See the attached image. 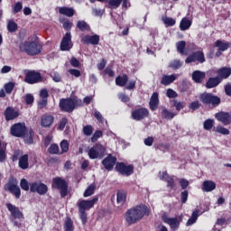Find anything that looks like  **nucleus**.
Segmentation results:
<instances>
[{
  "instance_id": "nucleus-1",
  "label": "nucleus",
  "mask_w": 231,
  "mask_h": 231,
  "mask_svg": "<svg viewBox=\"0 0 231 231\" xmlns=\"http://www.w3.org/2000/svg\"><path fill=\"white\" fill-rule=\"evenodd\" d=\"M149 208L145 205L132 208L125 214V222L127 225H134V223H138L140 219H143L144 216H149Z\"/></svg>"
},
{
  "instance_id": "nucleus-2",
  "label": "nucleus",
  "mask_w": 231,
  "mask_h": 231,
  "mask_svg": "<svg viewBox=\"0 0 231 231\" xmlns=\"http://www.w3.org/2000/svg\"><path fill=\"white\" fill-rule=\"evenodd\" d=\"M20 51L27 55H39L42 51V46L34 38H29L26 42L20 44Z\"/></svg>"
},
{
  "instance_id": "nucleus-3",
  "label": "nucleus",
  "mask_w": 231,
  "mask_h": 231,
  "mask_svg": "<svg viewBox=\"0 0 231 231\" xmlns=\"http://www.w3.org/2000/svg\"><path fill=\"white\" fill-rule=\"evenodd\" d=\"M97 201L98 198L97 197H95L91 200L82 199L78 201L79 214L83 225H86V223L88 222V214L86 213V211L93 208Z\"/></svg>"
},
{
  "instance_id": "nucleus-4",
  "label": "nucleus",
  "mask_w": 231,
  "mask_h": 231,
  "mask_svg": "<svg viewBox=\"0 0 231 231\" xmlns=\"http://www.w3.org/2000/svg\"><path fill=\"white\" fill-rule=\"evenodd\" d=\"M52 189L60 190L61 198L68 196V182L60 177H55L52 180Z\"/></svg>"
},
{
  "instance_id": "nucleus-5",
  "label": "nucleus",
  "mask_w": 231,
  "mask_h": 231,
  "mask_svg": "<svg viewBox=\"0 0 231 231\" xmlns=\"http://www.w3.org/2000/svg\"><path fill=\"white\" fill-rule=\"evenodd\" d=\"M106 154V147L100 143L95 144L93 147H91L88 151V156L90 160H97V159H102L104 158V155Z\"/></svg>"
},
{
  "instance_id": "nucleus-6",
  "label": "nucleus",
  "mask_w": 231,
  "mask_h": 231,
  "mask_svg": "<svg viewBox=\"0 0 231 231\" xmlns=\"http://www.w3.org/2000/svg\"><path fill=\"white\" fill-rule=\"evenodd\" d=\"M24 75V80L27 84H38V82H42V76L35 70H25Z\"/></svg>"
},
{
  "instance_id": "nucleus-7",
  "label": "nucleus",
  "mask_w": 231,
  "mask_h": 231,
  "mask_svg": "<svg viewBox=\"0 0 231 231\" xmlns=\"http://www.w3.org/2000/svg\"><path fill=\"white\" fill-rule=\"evenodd\" d=\"M202 104H211L212 106H219L221 99L217 96L210 93H203L199 96Z\"/></svg>"
},
{
  "instance_id": "nucleus-8",
  "label": "nucleus",
  "mask_w": 231,
  "mask_h": 231,
  "mask_svg": "<svg viewBox=\"0 0 231 231\" xmlns=\"http://www.w3.org/2000/svg\"><path fill=\"white\" fill-rule=\"evenodd\" d=\"M17 179L11 178L5 185V189L10 190L15 196L16 199H19L21 198V188L17 186Z\"/></svg>"
},
{
  "instance_id": "nucleus-9",
  "label": "nucleus",
  "mask_w": 231,
  "mask_h": 231,
  "mask_svg": "<svg viewBox=\"0 0 231 231\" xmlns=\"http://www.w3.org/2000/svg\"><path fill=\"white\" fill-rule=\"evenodd\" d=\"M6 208L11 214L10 219H24V214L15 205L7 203Z\"/></svg>"
},
{
  "instance_id": "nucleus-10",
  "label": "nucleus",
  "mask_w": 231,
  "mask_h": 231,
  "mask_svg": "<svg viewBox=\"0 0 231 231\" xmlns=\"http://www.w3.org/2000/svg\"><path fill=\"white\" fill-rule=\"evenodd\" d=\"M185 62L186 64H191V62L203 64L205 62V54L201 51H195L185 60Z\"/></svg>"
},
{
  "instance_id": "nucleus-11",
  "label": "nucleus",
  "mask_w": 231,
  "mask_h": 231,
  "mask_svg": "<svg viewBox=\"0 0 231 231\" xmlns=\"http://www.w3.org/2000/svg\"><path fill=\"white\" fill-rule=\"evenodd\" d=\"M60 107L61 111L66 113H72L75 109V100L72 98L61 99L60 101Z\"/></svg>"
},
{
  "instance_id": "nucleus-12",
  "label": "nucleus",
  "mask_w": 231,
  "mask_h": 231,
  "mask_svg": "<svg viewBox=\"0 0 231 231\" xmlns=\"http://www.w3.org/2000/svg\"><path fill=\"white\" fill-rule=\"evenodd\" d=\"M162 221L166 223V225H169L171 230H178V228H180V224L181 223V218L170 217L167 215H163Z\"/></svg>"
},
{
  "instance_id": "nucleus-13",
  "label": "nucleus",
  "mask_w": 231,
  "mask_h": 231,
  "mask_svg": "<svg viewBox=\"0 0 231 231\" xmlns=\"http://www.w3.org/2000/svg\"><path fill=\"white\" fill-rule=\"evenodd\" d=\"M149 116V109L145 107L137 108L132 111V118L140 122V120H143V118H147Z\"/></svg>"
},
{
  "instance_id": "nucleus-14",
  "label": "nucleus",
  "mask_w": 231,
  "mask_h": 231,
  "mask_svg": "<svg viewBox=\"0 0 231 231\" xmlns=\"http://www.w3.org/2000/svg\"><path fill=\"white\" fill-rule=\"evenodd\" d=\"M116 169L117 172H120L123 176H131L134 171V167H133V165H126L124 162L117 163L116 165Z\"/></svg>"
},
{
  "instance_id": "nucleus-15",
  "label": "nucleus",
  "mask_w": 231,
  "mask_h": 231,
  "mask_svg": "<svg viewBox=\"0 0 231 231\" xmlns=\"http://www.w3.org/2000/svg\"><path fill=\"white\" fill-rule=\"evenodd\" d=\"M30 187L31 192H37L40 196H44L48 192V186L42 182H32Z\"/></svg>"
},
{
  "instance_id": "nucleus-16",
  "label": "nucleus",
  "mask_w": 231,
  "mask_h": 231,
  "mask_svg": "<svg viewBox=\"0 0 231 231\" xmlns=\"http://www.w3.org/2000/svg\"><path fill=\"white\" fill-rule=\"evenodd\" d=\"M72 48L71 32H67L61 40L60 50L61 51H69Z\"/></svg>"
},
{
  "instance_id": "nucleus-17",
  "label": "nucleus",
  "mask_w": 231,
  "mask_h": 231,
  "mask_svg": "<svg viewBox=\"0 0 231 231\" xmlns=\"http://www.w3.org/2000/svg\"><path fill=\"white\" fill-rule=\"evenodd\" d=\"M24 133H26V126L21 123L15 124L11 127V134L13 136H24Z\"/></svg>"
},
{
  "instance_id": "nucleus-18",
  "label": "nucleus",
  "mask_w": 231,
  "mask_h": 231,
  "mask_svg": "<svg viewBox=\"0 0 231 231\" xmlns=\"http://www.w3.org/2000/svg\"><path fill=\"white\" fill-rule=\"evenodd\" d=\"M81 42L84 44H92V46H97L100 42V36L98 34L94 35H85L81 39Z\"/></svg>"
},
{
  "instance_id": "nucleus-19",
  "label": "nucleus",
  "mask_w": 231,
  "mask_h": 231,
  "mask_svg": "<svg viewBox=\"0 0 231 231\" xmlns=\"http://www.w3.org/2000/svg\"><path fill=\"white\" fill-rule=\"evenodd\" d=\"M216 118L218 122L224 124V125H230L231 124V116L226 112H219L216 114Z\"/></svg>"
},
{
  "instance_id": "nucleus-20",
  "label": "nucleus",
  "mask_w": 231,
  "mask_h": 231,
  "mask_svg": "<svg viewBox=\"0 0 231 231\" xmlns=\"http://www.w3.org/2000/svg\"><path fill=\"white\" fill-rule=\"evenodd\" d=\"M116 164V157H113V155L111 154H109L102 162V165H104L106 171H112L113 167H115Z\"/></svg>"
},
{
  "instance_id": "nucleus-21",
  "label": "nucleus",
  "mask_w": 231,
  "mask_h": 231,
  "mask_svg": "<svg viewBox=\"0 0 231 231\" xmlns=\"http://www.w3.org/2000/svg\"><path fill=\"white\" fill-rule=\"evenodd\" d=\"M55 121V117L51 115H44L41 119L42 127H51L53 122Z\"/></svg>"
},
{
  "instance_id": "nucleus-22",
  "label": "nucleus",
  "mask_w": 231,
  "mask_h": 231,
  "mask_svg": "<svg viewBox=\"0 0 231 231\" xmlns=\"http://www.w3.org/2000/svg\"><path fill=\"white\" fill-rule=\"evenodd\" d=\"M150 109L152 111H156L158 109V106H160V99L158 98V93L154 92L149 102Z\"/></svg>"
},
{
  "instance_id": "nucleus-23",
  "label": "nucleus",
  "mask_w": 231,
  "mask_h": 231,
  "mask_svg": "<svg viewBox=\"0 0 231 231\" xmlns=\"http://www.w3.org/2000/svg\"><path fill=\"white\" fill-rule=\"evenodd\" d=\"M205 77H206L205 72H203L201 70H195L192 73V79L197 84H201L203 82V80H205Z\"/></svg>"
},
{
  "instance_id": "nucleus-24",
  "label": "nucleus",
  "mask_w": 231,
  "mask_h": 231,
  "mask_svg": "<svg viewBox=\"0 0 231 231\" xmlns=\"http://www.w3.org/2000/svg\"><path fill=\"white\" fill-rule=\"evenodd\" d=\"M176 79H178V76L174 74L163 75L161 80V84H162V86H171V84H172Z\"/></svg>"
},
{
  "instance_id": "nucleus-25",
  "label": "nucleus",
  "mask_w": 231,
  "mask_h": 231,
  "mask_svg": "<svg viewBox=\"0 0 231 231\" xmlns=\"http://www.w3.org/2000/svg\"><path fill=\"white\" fill-rule=\"evenodd\" d=\"M159 178L160 180L167 181L168 187H170V189H174V179H172V177H170L166 171L160 172Z\"/></svg>"
},
{
  "instance_id": "nucleus-26",
  "label": "nucleus",
  "mask_w": 231,
  "mask_h": 231,
  "mask_svg": "<svg viewBox=\"0 0 231 231\" xmlns=\"http://www.w3.org/2000/svg\"><path fill=\"white\" fill-rule=\"evenodd\" d=\"M203 192H212L216 190V182L213 180H205L202 184Z\"/></svg>"
},
{
  "instance_id": "nucleus-27",
  "label": "nucleus",
  "mask_w": 231,
  "mask_h": 231,
  "mask_svg": "<svg viewBox=\"0 0 231 231\" xmlns=\"http://www.w3.org/2000/svg\"><path fill=\"white\" fill-rule=\"evenodd\" d=\"M192 26V20L189 19L188 17H184L181 19L180 23V30L181 32H187Z\"/></svg>"
},
{
  "instance_id": "nucleus-28",
  "label": "nucleus",
  "mask_w": 231,
  "mask_h": 231,
  "mask_svg": "<svg viewBox=\"0 0 231 231\" xmlns=\"http://www.w3.org/2000/svg\"><path fill=\"white\" fill-rule=\"evenodd\" d=\"M5 116L7 121L14 120V118H17L19 116V113H17V111L14 110V108L9 106L5 109Z\"/></svg>"
},
{
  "instance_id": "nucleus-29",
  "label": "nucleus",
  "mask_w": 231,
  "mask_h": 231,
  "mask_svg": "<svg viewBox=\"0 0 231 231\" xmlns=\"http://www.w3.org/2000/svg\"><path fill=\"white\" fill-rule=\"evenodd\" d=\"M162 22L163 23L166 28H171L176 24V19L169 17L167 15L162 16Z\"/></svg>"
},
{
  "instance_id": "nucleus-30",
  "label": "nucleus",
  "mask_w": 231,
  "mask_h": 231,
  "mask_svg": "<svg viewBox=\"0 0 231 231\" xmlns=\"http://www.w3.org/2000/svg\"><path fill=\"white\" fill-rule=\"evenodd\" d=\"M216 48H218L220 51H226L230 48V43L226 41L217 40L215 43Z\"/></svg>"
},
{
  "instance_id": "nucleus-31",
  "label": "nucleus",
  "mask_w": 231,
  "mask_h": 231,
  "mask_svg": "<svg viewBox=\"0 0 231 231\" xmlns=\"http://www.w3.org/2000/svg\"><path fill=\"white\" fill-rule=\"evenodd\" d=\"M59 12L61 15H67V17H73L75 15V10L69 7H60Z\"/></svg>"
},
{
  "instance_id": "nucleus-32",
  "label": "nucleus",
  "mask_w": 231,
  "mask_h": 231,
  "mask_svg": "<svg viewBox=\"0 0 231 231\" xmlns=\"http://www.w3.org/2000/svg\"><path fill=\"white\" fill-rule=\"evenodd\" d=\"M117 199H116V201H117V204L122 206L124 205V203H125V199H127V193H125V191L124 190H119L117 191Z\"/></svg>"
},
{
  "instance_id": "nucleus-33",
  "label": "nucleus",
  "mask_w": 231,
  "mask_h": 231,
  "mask_svg": "<svg viewBox=\"0 0 231 231\" xmlns=\"http://www.w3.org/2000/svg\"><path fill=\"white\" fill-rule=\"evenodd\" d=\"M129 80V78L127 75L119 76L116 79V86H120L121 88H124L125 84H127V81Z\"/></svg>"
},
{
  "instance_id": "nucleus-34",
  "label": "nucleus",
  "mask_w": 231,
  "mask_h": 231,
  "mask_svg": "<svg viewBox=\"0 0 231 231\" xmlns=\"http://www.w3.org/2000/svg\"><path fill=\"white\" fill-rule=\"evenodd\" d=\"M220 82L221 80L219 79V78H210L206 84V88H208V89L216 88V86H217Z\"/></svg>"
},
{
  "instance_id": "nucleus-35",
  "label": "nucleus",
  "mask_w": 231,
  "mask_h": 231,
  "mask_svg": "<svg viewBox=\"0 0 231 231\" xmlns=\"http://www.w3.org/2000/svg\"><path fill=\"white\" fill-rule=\"evenodd\" d=\"M162 118H165L166 120H172V118H174V116H176V114L169 111L165 107H162Z\"/></svg>"
},
{
  "instance_id": "nucleus-36",
  "label": "nucleus",
  "mask_w": 231,
  "mask_h": 231,
  "mask_svg": "<svg viewBox=\"0 0 231 231\" xmlns=\"http://www.w3.org/2000/svg\"><path fill=\"white\" fill-rule=\"evenodd\" d=\"M198 217H199V210L196 209L193 211L191 217L187 222V226H191V225H194L196 221H198Z\"/></svg>"
},
{
  "instance_id": "nucleus-37",
  "label": "nucleus",
  "mask_w": 231,
  "mask_h": 231,
  "mask_svg": "<svg viewBox=\"0 0 231 231\" xmlns=\"http://www.w3.org/2000/svg\"><path fill=\"white\" fill-rule=\"evenodd\" d=\"M217 73L220 79H228L231 75V69L228 68H222L217 71Z\"/></svg>"
},
{
  "instance_id": "nucleus-38",
  "label": "nucleus",
  "mask_w": 231,
  "mask_h": 231,
  "mask_svg": "<svg viewBox=\"0 0 231 231\" xmlns=\"http://www.w3.org/2000/svg\"><path fill=\"white\" fill-rule=\"evenodd\" d=\"M6 160V143H1L0 141V162Z\"/></svg>"
},
{
  "instance_id": "nucleus-39",
  "label": "nucleus",
  "mask_w": 231,
  "mask_h": 231,
  "mask_svg": "<svg viewBox=\"0 0 231 231\" xmlns=\"http://www.w3.org/2000/svg\"><path fill=\"white\" fill-rule=\"evenodd\" d=\"M19 167L20 169H28V154H24L19 159Z\"/></svg>"
},
{
  "instance_id": "nucleus-40",
  "label": "nucleus",
  "mask_w": 231,
  "mask_h": 231,
  "mask_svg": "<svg viewBox=\"0 0 231 231\" xmlns=\"http://www.w3.org/2000/svg\"><path fill=\"white\" fill-rule=\"evenodd\" d=\"M185 46H187V43L184 41H180L176 43L177 51L180 55H187V52H185Z\"/></svg>"
},
{
  "instance_id": "nucleus-41",
  "label": "nucleus",
  "mask_w": 231,
  "mask_h": 231,
  "mask_svg": "<svg viewBox=\"0 0 231 231\" xmlns=\"http://www.w3.org/2000/svg\"><path fill=\"white\" fill-rule=\"evenodd\" d=\"M181 66H183V62L180 60H173L169 63V68H171V69H180Z\"/></svg>"
},
{
  "instance_id": "nucleus-42",
  "label": "nucleus",
  "mask_w": 231,
  "mask_h": 231,
  "mask_svg": "<svg viewBox=\"0 0 231 231\" xmlns=\"http://www.w3.org/2000/svg\"><path fill=\"white\" fill-rule=\"evenodd\" d=\"M95 184H90L84 192V198H89V196H93L95 194Z\"/></svg>"
},
{
  "instance_id": "nucleus-43",
  "label": "nucleus",
  "mask_w": 231,
  "mask_h": 231,
  "mask_svg": "<svg viewBox=\"0 0 231 231\" xmlns=\"http://www.w3.org/2000/svg\"><path fill=\"white\" fill-rule=\"evenodd\" d=\"M64 230L65 231H73L75 227H73V220L71 218H67L64 223Z\"/></svg>"
},
{
  "instance_id": "nucleus-44",
  "label": "nucleus",
  "mask_w": 231,
  "mask_h": 231,
  "mask_svg": "<svg viewBox=\"0 0 231 231\" xmlns=\"http://www.w3.org/2000/svg\"><path fill=\"white\" fill-rule=\"evenodd\" d=\"M7 30L11 33L17 32V23L15 22H14L13 20H9L7 23Z\"/></svg>"
},
{
  "instance_id": "nucleus-45",
  "label": "nucleus",
  "mask_w": 231,
  "mask_h": 231,
  "mask_svg": "<svg viewBox=\"0 0 231 231\" xmlns=\"http://www.w3.org/2000/svg\"><path fill=\"white\" fill-rule=\"evenodd\" d=\"M122 5V0H109L108 1V8H111L112 10L115 8H118Z\"/></svg>"
},
{
  "instance_id": "nucleus-46",
  "label": "nucleus",
  "mask_w": 231,
  "mask_h": 231,
  "mask_svg": "<svg viewBox=\"0 0 231 231\" xmlns=\"http://www.w3.org/2000/svg\"><path fill=\"white\" fill-rule=\"evenodd\" d=\"M77 28L81 30V32H86L89 28V25L85 21H79L77 23Z\"/></svg>"
},
{
  "instance_id": "nucleus-47",
  "label": "nucleus",
  "mask_w": 231,
  "mask_h": 231,
  "mask_svg": "<svg viewBox=\"0 0 231 231\" xmlns=\"http://www.w3.org/2000/svg\"><path fill=\"white\" fill-rule=\"evenodd\" d=\"M172 103H173V106H174V107L177 111H181V109H183V107H185V103L184 102L178 101V100L174 99L172 101Z\"/></svg>"
},
{
  "instance_id": "nucleus-48",
  "label": "nucleus",
  "mask_w": 231,
  "mask_h": 231,
  "mask_svg": "<svg viewBox=\"0 0 231 231\" xmlns=\"http://www.w3.org/2000/svg\"><path fill=\"white\" fill-rule=\"evenodd\" d=\"M93 126L92 125H86L83 127V134L85 136H91L93 134Z\"/></svg>"
},
{
  "instance_id": "nucleus-49",
  "label": "nucleus",
  "mask_w": 231,
  "mask_h": 231,
  "mask_svg": "<svg viewBox=\"0 0 231 231\" xmlns=\"http://www.w3.org/2000/svg\"><path fill=\"white\" fill-rule=\"evenodd\" d=\"M4 88H5V93H7V95H10V93L14 91V88H15V84H14V82H8L5 85Z\"/></svg>"
},
{
  "instance_id": "nucleus-50",
  "label": "nucleus",
  "mask_w": 231,
  "mask_h": 231,
  "mask_svg": "<svg viewBox=\"0 0 231 231\" xmlns=\"http://www.w3.org/2000/svg\"><path fill=\"white\" fill-rule=\"evenodd\" d=\"M214 127V120L212 119H208L204 122V129L206 131H210Z\"/></svg>"
},
{
  "instance_id": "nucleus-51",
  "label": "nucleus",
  "mask_w": 231,
  "mask_h": 231,
  "mask_svg": "<svg viewBox=\"0 0 231 231\" xmlns=\"http://www.w3.org/2000/svg\"><path fill=\"white\" fill-rule=\"evenodd\" d=\"M60 149L62 152H68L69 151V143H68V140L61 141Z\"/></svg>"
},
{
  "instance_id": "nucleus-52",
  "label": "nucleus",
  "mask_w": 231,
  "mask_h": 231,
  "mask_svg": "<svg viewBox=\"0 0 231 231\" xmlns=\"http://www.w3.org/2000/svg\"><path fill=\"white\" fill-rule=\"evenodd\" d=\"M49 152L51 154H60V150L59 149V145H57V144L51 145L49 148Z\"/></svg>"
},
{
  "instance_id": "nucleus-53",
  "label": "nucleus",
  "mask_w": 231,
  "mask_h": 231,
  "mask_svg": "<svg viewBox=\"0 0 231 231\" xmlns=\"http://www.w3.org/2000/svg\"><path fill=\"white\" fill-rule=\"evenodd\" d=\"M20 187L23 189V190H30V184L28 183V180L26 179H22L20 182Z\"/></svg>"
},
{
  "instance_id": "nucleus-54",
  "label": "nucleus",
  "mask_w": 231,
  "mask_h": 231,
  "mask_svg": "<svg viewBox=\"0 0 231 231\" xmlns=\"http://www.w3.org/2000/svg\"><path fill=\"white\" fill-rule=\"evenodd\" d=\"M216 132L219 133V134H230V131L223 126H217Z\"/></svg>"
},
{
  "instance_id": "nucleus-55",
  "label": "nucleus",
  "mask_w": 231,
  "mask_h": 231,
  "mask_svg": "<svg viewBox=\"0 0 231 231\" xmlns=\"http://www.w3.org/2000/svg\"><path fill=\"white\" fill-rule=\"evenodd\" d=\"M21 10H23V3L17 2L13 7V12L14 14H19Z\"/></svg>"
},
{
  "instance_id": "nucleus-56",
  "label": "nucleus",
  "mask_w": 231,
  "mask_h": 231,
  "mask_svg": "<svg viewBox=\"0 0 231 231\" xmlns=\"http://www.w3.org/2000/svg\"><path fill=\"white\" fill-rule=\"evenodd\" d=\"M24 100H25V103L27 104V106H31V104H33V100H34L33 95H32V94L25 95Z\"/></svg>"
},
{
  "instance_id": "nucleus-57",
  "label": "nucleus",
  "mask_w": 231,
  "mask_h": 231,
  "mask_svg": "<svg viewBox=\"0 0 231 231\" xmlns=\"http://www.w3.org/2000/svg\"><path fill=\"white\" fill-rule=\"evenodd\" d=\"M100 137H102V131L97 130L94 133L93 136L91 137V142L95 143Z\"/></svg>"
},
{
  "instance_id": "nucleus-58",
  "label": "nucleus",
  "mask_w": 231,
  "mask_h": 231,
  "mask_svg": "<svg viewBox=\"0 0 231 231\" xmlns=\"http://www.w3.org/2000/svg\"><path fill=\"white\" fill-rule=\"evenodd\" d=\"M51 77L52 80H54V82H60V80H62V78L60 77V74H59V72H52L51 74Z\"/></svg>"
},
{
  "instance_id": "nucleus-59",
  "label": "nucleus",
  "mask_w": 231,
  "mask_h": 231,
  "mask_svg": "<svg viewBox=\"0 0 231 231\" xmlns=\"http://www.w3.org/2000/svg\"><path fill=\"white\" fill-rule=\"evenodd\" d=\"M166 96L168 97V98H176V97H178V93L172 90V88H169L166 92Z\"/></svg>"
},
{
  "instance_id": "nucleus-60",
  "label": "nucleus",
  "mask_w": 231,
  "mask_h": 231,
  "mask_svg": "<svg viewBox=\"0 0 231 231\" xmlns=\"http://www.w3.org/2000/svg\"><path fill=\"white\" fill-rule=\"evenodd\" d=\"M68 72L72 75L73 77H76V79H79L80 77V70L76 69H70L68 70Z\"/></svg>"
},
{
  "instance_id": "nucleus-61",
  "label": "nucleus",
  "mask_w": 231,
  "mask_h": 231,
  "mask_svg": "<svg viewBox=\"0 0 231 231\" xmlns=\"http://www.w3.org/2000/svg\"><path fill=\"white\" fill-rule=\"evenodd\" d=\"M200 106L199 101H194L189 104V109L196 111V109H199Z\"/></svg>"
},
{
  "instance_id": "nucleus-62",
  "label": "nucleus",
  "mask_w": 231,
  "mask_h": 231,
  "mask_svg": "<svg viewBox=\"0 0 231 231\" xmlns=\"http://www.w3.org/2000/svg\"><path fill=\"white\" fill-rule=\"evenodd\" d=\"M40 97H41V98H42V99L48 100V97H50V95L48 94V89L42 88V89L40 91Z\"/></svg>"
},
{
  "instance_id": "nucleus-63",
  "label": "nucleus",
  "mask_w": 231,
  "mask_h": 231,
  "mask_svg": "<svg viewBox=\"0 0 231 231\" xmlns=\"http://www.w3.org/2000/svg\"><path fill=\"white\" fill-rule=\"evenodd\" d=\"M94 116L100 124L104 123V116H102V114L100 112L95 111Z\"/></svg>"
},
{
  "instance_id": "nucleus-64",
  "label": "nucleus",
  "mask_w": 231,
  "mask_h": 231,
  "mask_svg": "<svg viewBox=\"0 0 231 231\" xmlns=\"http://www.w3.org/2000/svg\"><path fill=\"white\" fill-rule=\"evenodd\" d=\"M152 143H154V138H152V136L144 139V145L151 147L152 145Z\"/></svg>"
}]
</instances>
